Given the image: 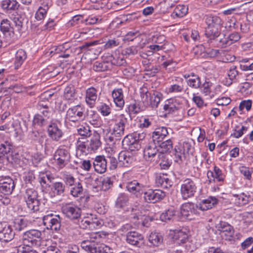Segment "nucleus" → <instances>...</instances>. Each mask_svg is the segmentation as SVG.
Returning a JSON list of instances; mask_svg holds the SVG:
<instances>
[{"label": "nucleus", "instance_id": "nucleus-58", "mask_svg": "<svg viewBox=\"0 0 253 253\" xmlns=\"http://www.w3.org/2000/svg\"><path fill=\"white\" fill-rule=\"evenodd\" d=\"M188 12V7L183 5H179L174 9V12L177 17H182L185 15Z\"/></svg>", "mask_w": 253, "mask_h": 253}, {"label": "nucleus", "instance_id": "nucleus-23", "mask_svg": "<svg viewBox=\"0 0 253 253\" xmlns=\"http://www.w3.org/2000/svg\"><path fill=\"white\" fill-rule=\"evenodd\" d=\"M65 191V185L61 182H56L52 184L50 194L51 197L63 196Z\"/></svg>", "mask_w": 253, "mask_h": 253}, {"label": "nucleus", "instance_id": "nucleus-33", "mask_svg": "<svg viewBox=\"0 0 253 253\" xmlns=\"http://www.w3.org/2000/svg\"><path fill=\"white\" fill-rule=\"evenodd\" d=\"M97 98V90L95 88L92 87L86 90L85 101L88 104L90 105H93Z\"/></svg>", "mask_w": 253, "mask_h": 253}, {"label": "nucleus", "instance_id": "nucleus-59", "mask_svg": "<svg viewBox=\"0 0 253 253\" xmlns=\"http://www.w3.org/2000/svg\"><path fill=\"white\" fill-rule=\"evenodd\" d=\"M70 47L69 45H67V43L66 42L62 45H60L57 46H54L50 49V54L52 53H60L62 52L65 51Z\"/></svg>", "mask_w": 253, "mask_h": 253}, {"label": "nucleus", "instance_id": "nucleus-26", "mask_svg": "<svg viewBox=\"0 0 253 253\" xmlns=\"http://www.w3.org/2000/svg\"><path fill=\"white\" fill-rule=\"evenodd\" d=\"M168 134L169 132L167 127L164 126L157 127L153 132L152 140L159 143V142L162 141Z\"/></svg>", "mask_w": 253, "mask_h": 253}, {"label": "nucleus", "instance_id": "nucleus-2", "mask_svg": "<svg viewBox=\"0 0 253 253\" xmlns=\"http://www.w3.org/2000/svg\"><path fill=\"white\" fill-rule=\"evenodd\" d=\"M128 126L127 119L124 115L118 116L115 121L114 125L110 128L111 134L119 139L126 133Z\"/></svg>", "mask_w": 253, "mask_h": 253}, {"label": "nucleus", "instance_id": "nucleus-63", "mask_svg": "<svg viewBox=\"0 0 253 253\" xmlns=\"http://www.w3.org/2000/svg\"><path fill=\"white\" fill-rule=\"evenodd\" d=\"M13 22L15 27L19 32L21 31L24 23V18L21 16H15L13 18Z\"/></svg>", "mask_w": 253, "mask_h": 253}, {"label": "nucleus", "instance_id": "nucleus-48", "mask_svg": "<svg viewBox=\"0 0 253 253\" xmlns=\"http://www.w3.org/2000/svg\"><path fill=\"white\" fill-rule=\"evenodd\" d=\"M158 158L160 161V166L162 169H166L170 166L171 162L166 158V155L165 154L163 153H159Z\"/></svg>", "mask_w": 253, "mask_h": 253}, {"label": "nucleus", "instance_id": "nucleus-50", "mask_svg": "<svg viewBox=\"0 0 253 253\" xmlns=\"http://www.w3.org/2000/svg\"><path fill=\"white\" fill-rule=\"evenodd\" d=\"M25 198L26 202L38 199V194L37 191L32 188L27 189L26 191Z\"/></svg>", "mask_w": 253, "mask_h": 253}, {"label": "nucleus", "instance_id": "nucleus-9", "mask_svg": "<svg viewBox=\"0 0 253 253\" xmlns=\"http://www.w3.org/2000/svg\"><path fill=\"white\" fill-rule=\"evenodd\" d=\"M47 132L48 136L54 141H59L63 137L64 133L59 123L51 122L47 127Z\"/></svg>", "mask_w": 253, "mask_h": 253}, {"label": "nucleus", "instance_id": "nucleus-12", "mask_svg": "<svg viewBox=\"0 0 253 253\" xmlns=\"http://www.w3.org/2000/svg\"><path fill=\"white\" fill-rule=\"evenodd\" d=\"M159 143L152 140L146 146L144 150V156L147 161H151L157 154L161 153L159 148Z\"/></svg>", "mask_w": 253, "mask_h": 253}, {"label": "nucleus", "instance_id": "nucleus-40", "mask_svg": "<svg viewBox=\"0 0 253 253\" xmlns=\"http://www.w3.org/2000/svg\"><path fill=\"white\" fill-rule=\"evenodd\" d=\"M19 6L18 3L15 0H3L1 2V7L4 9L15 10Z\"/></svg>", "mask_w": 253, "mask_h": 253}, {"label": "nucleus", "instance_id": "nucleus-52", "mask_svg": "<svg viewBox=\"0 0 253 253\" xmlns=\"http://www.w3.org/2000/svg\"><path fill=\"white\" fill-rule=\"evenodd\" d=\"M86 117H87L91 124L95 126L99 125V117L97 114L94 113V111L91 110L87 111Z\"/></svg>", "mask_w": 253, "mask_h": 253}, {"label": "nucleus", "instance_id": "nucleus-54", "mask_svg": "<svg viewBox=\"0 0 253 253\" xmlns=\"http://www.w3.org/2000/svg\"><path fill=\"white\" fill-rule=\"evenodd\" d=\"M33 123L34 125L42 126L47 124V120L41 114H36L34 117Z\"/></svg>", "mask_w": 253, "mask_h": 253}, {"label": "nucleus", "instance_id": "nucleus-62", "mask_svg": "<svg viewBox=\"0 0 253 253\" xmlns=\"http://www.w3.org/2000/svg\"><path fill=\"white\" fill-rule=\"evenodd\" d=\"M138 223H141L144 226H148V224L149 221L152 220V218L149 216L145 215L140 214L139 216H137Z\"/></svg>", "mask_w": 253, "mask_h": 253}, {"label": "nucleus", "instance_id": "nucleus-28", "mask_svg": "<svg viewBox=\"0 0 253 253\" xmlns=\"http://www.w3.org/2000/svg\"><path fill=\"white\" fill-rule=\"evenodd\" d=\"M101 145L100 134L96 132H94L87 145L88 151H94L97 150Z\"/></svg>", "mask_w": 253, "mask_h": 253}, {"label": "nucleus", "instance_id": "nucleus-46", "mask_svg": "<svg viewBox=\"0 0 253 253\" xmlns=\"http://www.w3.org/2000/svg\"><path fill=\"white\" fill-rule=\"evenodd\" d=\"M89 237L86 240L82 241L81 243V246L83 242H90V244H95V247H97L99 245L98 244V240L101 238V236L98 232L92 233L88 234Z\"/></svg>", "mask_w": 253, "mask_h": 253}, {"label": "nucleus", "instance_id": "nucleus-42", "mask_svg": "<svg viewBox=\"0 0 253 253\" xmlns=\"http://www.w3.org/2000/svg\"><path fill=\"white\" fill-rule=\"evenodd\" d=\"M128 198L125 194H121L117 199L115 206L117 208L121 209L126 206L128 203Z\"/></svg>", "mask_w": 253, "mask_h": 253}, {"label": "nucleus", "instance_id": "nucleus-20", "mask_svg": "<svg viewBox=\"0 0 253 253\" xmlns=\"http://www.w3.org/2000/svg\"><path fill=\"white\" fill-rule=\"evenodd\" d=\"M5 143L0 144V164L3 165H7L11 161L10 146L7 142Z\"/></svg>", "mask_w": 253, "mask_h": 253}, {"label": "nucleus", "instance_id": "nucleus-53", "mask_svg": "<svg viewBox=\"0 0 253 253\" xmlns=\"http://www.w3.org/2000/svg\"><path fill=\"white\" fill-rule=\"evenodd\" d=\"M75 96V89L73 85L67 86L64 89V97L66 100H72Z\"/></svg>", "mask_w": 253, "mask_h": 253}, {"label": "nucleus", "instance_id": "nucleus-3", "mask_svg": "<svg viewBox=\"0 0 253 253\" xmlns=\"http://www.w3.org/2000/svg\"><path fill=\"white\" fill-rule=\"evenodd\" d=\"M87 110L81 105L70 108L67 111L66 118L70 121L76 122L84 119L87 115Z\"/></svg>", "mask_w": 253, "mask_h": 253}, {"label": "nucleus", "instance_id": "nucleus-18", "mask_svg": "<svg viewBox=\"0 0 253 253\" xmlns=\"http://www.w3.org/2000/svg\"><path fill=\"white\" fill-rule=\"evenodd\" d=\"M119 166L129 167L134 161L132 154L127 151H122L118 155Z\"/></svg>", "mask_w": 253, "mask_h": 253}, {"label": "nucleus", "instance_id": "nucleus-41", "mask_svg": "<svg viewBox=\"0 0 253 253\" xmlns=\"http://www.w3.org/2000/svg\"><path fill=\"white\" fill-rule=\"evenodd\" d=\"M185 146H176L174 149V155L175 157V161L179 163L182 162L183 159L185 158V149L184 147Z\"/></svg>", "mask_w": 253, "mask_h": 253}, {"label": "nucleus", "instance_id": "nucleus-30", "mask_svg": "<svg viewBox=\"0 0 253 253\" xmlns=\"http://www.w3.org/2000/svg\"><path fill=\"white\" fill-rule=\"evenodd\" d=\"M31 225V221L25 218H17L14 221V229L18 231H23Z\"/></svg>", "mask_w": 253, "mask_h": 253}, {"label": "nucleus", "instance_id": "nucleus-44", "mask_svg": "<svg viewBox=\"0 0 253 253\" xmlns=\"http://www.w3.org/2000/svg\"><path fill=\"white\" fill-rule=\"evenodd\" d=\"M239 72L237 70V67L234 65L232 66L228 72V76L229 77L230 81H227L226 84L227 85H231L232 84L233 81L236 80V78Z\"/></svg>", "mask_w": 253, "mask_h": 253}, {"label": "nucleus", "instance_id": "nucleus-64", "mask_svg": "<svg viewBox=\"0 0 253 253\" xmlns=\"http://www.w3.org/2000/svg\"><path fill=\"white\" fill-rule=\"evenodd\" d=\"M252 102L251 100L242 101L239 105V109L242 111L246 108L247 111L251 110L252 107Z\"/></svg>", "mask_w": 253, "mask_h": 253}, {"label": "nucleus", "instance_id": "nucleus-24", "mask_svg": "<svg viewBox=\"0 0 253 253\" xmlns=\"http://www.w3.org/2000/svg\"><path fill=\"white\" fill-rule=\"evenodd\" d=\"M126 188L129 192L138 196L143 192L144 186L137 180H133L127 183Z\"/></svg>", "mask_w": 253, "mask_h": 253}, {"label": "nucleus", "instance_id": "nucleus-14", "mask_svg": "<svg viewBox=\"0 0 253 253\" xmlns=\"http://www.w3.org/2000/svg\"><path fill=\"white\" fill-rule=\"evenodd\" d=\"M144 199L147 203H155L164 199L165 193L159 189H149L144 192Z\"/></svg>", "mask_w": 253, "mask_h": 253}, {"label": "nucleus", "instance_id": "nucleus-35", "mask_svg": "<svg viewBox=\"0 0 253 253\" xmlns=\"http://www.w3.org/2000/svg\"><path fill=\"white\" fill-rule=\"evenodd\" d=\"M27 58L26 52L23 49H19L15 55L14 61L15 68L17 69L21 66Z\"/></svg>", "mask_w": 253, "mask_h": 253}, {"label": "nucleus", "instance_id": "nucleus-43", "mask_svg": "<svg viewBox=\"0 0 253 253\" xmlns=\"http://www.w3.org/2000/svg\"><path fill=\"white\" fill-rule=\"evenodd\" d=\"M159 150L161 149V153L168 152L170 151L172 148V142L170 139L167 140L165 141L159 142Z\"/></svg>", "mask_w": 253, "mask_h": 253}, {"label": "nucleus", "instance_id": "nucleus-56", "mask_svg": "<svg viewBox=\"0 0 253 253\" xmlns=\"http://www.w3.org/2000/svg\"><path fill=\"white\" fill-rule=\"evenodd\" d=\"M128 110L130 114H136L142 111L143 109L140 106L138 103L135 101L129 105Z\"/></svg>", "mask_w": 253, "mask_h": 253}, {"label": "nucleus", "instance_id": "nucleus-22", "mask_svg": "<svg viewBox=\"0 0 253 253\" xmlns=\"http://www.w3.org/2000/svg\"><path fill=\"white\" fill-rule=\"evenodd\" d=\"M143 240V236L135 231H130L126 235V242L133 246H139L140 243Z\"/></svg>", "mask_w": 253, "mask_h": 253}, {"label": "nucleus", "instance_id": "nucleus-16", "mask_svg": "<svg viewBox=\"0 0 253 253\" xmlns=\"http://www.w3.org/2000/svg\"><path fill=\"white\" fill-rule=\"evenodd\" d=\"M14 233L10 226L0 223V241L8 242L13 239Z\"/></svg>", "mask_w": 253, "mask_h": 253}, {"label": "nucleus", "instance_id": "nucleus-29", "mask_svg": "<svg viewBox=\"0 0 253 253\" xmlns=\"http://www.w3.org/2000/svg\"><path fill=\"white\" fill-rule=\"evenodd\" d=\"M112 95L116 105L120 108H122L125 105L122 89L121 88L115 89L112 91Z\"/></svg>", "mask_w": 253, "mask_h": 253}, {"label": "nucleus", "instance_id": "nucleus-57", "mask_svg": "<svg viewBox=\"0 0 253 253\" xmlns=\"http://www.w3.org/2000/svg\"><path fill=\"white\" fill-rule=\"evenodd\" d=\"M187 83L189 86L198 88L201 85L200 79L198 76H193V78L187 80Z\"/></svg>", "mask_w": 253, "mask_h": 253}, {"label": "nucleus", "instance_id": "nucleus-61", "mask_svg": "<svg viewBox=\"0 0 253 253\" xmlns=\"http://www.w3.org/2000/svg\"><path fill=\"white\" fill-rule=\"evenodd\" d=\"M77 131L80 135L85 137H89L91 136V131L89 126H81L79 128L77 129Z\"/></svg>", "mask_w": 253, "mask_h": 253}, {"label": "nucleus", "instance_id": "nucleus-47", "mask_svg": "<svg viewBox=\"0 0 253 253\" xmlns=\"http://www.w3.org/2000/svg\"><path fill=\"white\" fill-rule=\"evenodd\" d=\"M161 94L159 93L150 94L149 106H151L152 108L157 107L161 101Z\"/></svg>", "mask_w": 253, "mask_h": 253}, {"label": "nucleus", "instance_id": "nucleus-37", "mask_svg": "<svg viewBox=\"0 0 253 253\" xmlns=\"http://www.w3.org/2000/svg\"><path fill=\"white\" fill-rule=\"evenodd\" d=\"M174 239L176 244L184 245L188 241V235L184 232L178 231L175 233Z\"/></svg>", "mask_w": 253, "mask_h": 253}, {"label": "nucleus", "instance_id": "nucleus-45", "mask_svg": "<svg viewBox=\"0 0 253 253\" xmlns=\"http://www.w3.org/2000/svg\"><path fill=\"white\" fill-rule=\"evenodd\" d=\"M107 167L111 170L115 169L117 168V166H119V160H117L116 157L113 155L107 156L105 157Z\"/></svg>", "mask_w": 253, "mask_h": 253}, {"label": "nucleus", "instance_id": "nucleus-60", "mask_svg": "<svg viewBox=\"0 0 253 253\" xmlns=\"http://www.w3.org/2000/svg\"><path fill=\"white\" fill-rule=\"evenodd\" d=\"M240 172L243 174L245 178L250 180L252 178L253 169L251 168L245 166H241L239 168Z\"/></svg>", "mask_w": 253, "mask_h": 253}, {"label": "nucleus", "instance_id": "nucleus-19", "mask_svg": "<svg viewBox=\"0 0 253 253\" xmlns=\"http://www.w3.org/2000/svg\"><path fill=\"white\" fill-rule=\"evenodd\" d=\"M92 166L96 172L101 174L104 173L107 169L105 157L102 155L96 156L93 160Z\"/></svg>", "mask_w": 253, "mask_h": 253}, {"label": "nucleus", "instance_id": "nucleus-39", "mask_svg": "<svg viewBox=\"0 0 253 253\" xmlns=\"http://www.w3.org/2000/svg\"><path fill=\"white\" fill-rule=\"evenodd\" d=\"M83 187L82 184L78 181L74 185L71 187L70 194L74 197H78L81 196L83 193Z\"/></svg>", "mask_w": 253, "mask_h": 253}, {"label": "nucleus", "instance_id": "nucleus-21", "mask_svg": "<svg viewBox=\"0 0 253 253\" xmlns=\"http://www.w3.org/2000/svg\"><path fill=\"white\" fill-rule=\"evenodd\" d=\"M207 177L210 182L216 180L218 182H222L224 180L225 175L222 173L221 170L216 166H214L213 171L208 170Z\"/></svg>", "mask_w": 253, "mask_h": 253}, {"label": "nucleus", "instance_id": "nucleus-34", "mask_svg": "<svg viewBox=\"0 0 253 253\" xmlns=\"http://www.w3.org/2000/svg\"><path fill=\"white\" fill-rule=\"evenodd\" d=\"M220 27H207L205 35L210 40H214L220 35Z\"/></svg>", "mask_w": 253, "mask_h": 253}, {"label": "nucleus", "instance_id": "nucleus-5", "mask_svg": "<svg viewBox=\"0 0 253 253\" xmlns=\"http://www.w3.org/2000/svg\"><path fill=\"white\" fill-rule=\"evenodd\" d=\"M196 190L197 186L194 181L190 178L185 179L181 185V195L184 200L193 197Z\"/></svg>", "mask_w": 253, "mask_h": 253}, {"label": "nucleus", "instance_id": "nucleus-49", "mask_svg": "<svg viewBox=\"0 0 253 253\" xmlns=\"http://www.w3.org/2000/svg\"><path fill=\"white\" fill-rule=\"evenodd\" d=\"M63 181L65 183V185L71 187L76 184L79 181L77 180L73 175L71 174H64L63 178Z\"/></svg>", "mask_w": 253, "mask_h": 253}, {"label": "nucleus", "instance_id": "nucleus-1", "mask_svg": "<svg viewBox=\"0 0 253 253\" xmlns=\"http://www.w3.org/2000/svg\"><path fill=\"white\" fill-rule=\"evenodd\" d=\"M218 203V200L214 197H209L207 199L202 200L198 205L193 203H186L183 204L180 209V213L182 216L188 220L195 218V216L199 214V210L202 211H207L211 209Z\"/></svg>", "mask_w": 253, "mask_h": 253}, {"label": "nucleus", "instance_id": "nucleus-31", "mask_svg": "<svg viewBox=\"0 0 253 253\" xmlns=\"http://www.w3.org/2000/svg\"><path fill=\"white\" fill-rule=\"evenodd\" d=\"M181 108V105L176 100L170 99L168 101V103L164 106L165 111L169 114L173 113L178 111Z\"/></svg>", "mask_w": 253, "mask_h": 253}, {"label": "nucleus", "instance_id": "nucleus-11", "mask_svg": "<svg viewBox=\"0 0 253 253\" xmlns=\"http://www.w3.org/2000/svg\"><path fill=\"white\" fill-rule=\"evenodd\" d=\"M15 187L14 180L9 176H0V192L4 195L11 194Z\"/></svg>", "mask_w": 253, "mask_h": 253}, {"label": "nucleus", "instance_id": "nucleus-17", "mask_svg": "<svg viewBox=\"0 0 253 253\" xmlns=\"http://www.w3.org/2000/svg\"><path fill=\"white\" fill-rule=\"evenodd\" d=\"M135 137L132 135L126 134L122 141L123 146L126 149H128L131 151L135 150H139L140 148V144L138 139H136Z\"/></svg>", "mask_w": 253, "mask_h": 253}, {"label": "nucleus", "instance_id": "nucleus-25", "mask_svg": "<svg viewBox=\"0 0 253 253\" xmlns=\"http://www.w3.org/2000/svg\"><path fill=\"white\" fill-rule=\"evenodd\" d=\"M155 183L157 186L169 188L172 185V182L166 174L157 173L155 175Z\"/></svg>", "mask_w": 253, "mask_h": 253}, {"label": "nucleus", "instance_id": "nucleus-4", "mask_svg": "<svg viewBox=\"0 0 253 253\" xmlns=\"http://www.w3.org/2000/svg\"><path fill=\"white\" fill-rule=\"evenodd\" d=\"M42 232L37 229H31L24 232L23 241L27 247L39 245L42 239Z\"/></svg>", "mask_w": 253, "mask_h": 253}, {"label": "nucleus", "instance_id": "nucleus-27", "mask_svg": "<svg viewBox=\"0 0 253 253\" xmlns=\"http://www.w3.org/2000/svg\"><path fill=\"white\" fill-rule=\"evenodd\" d=\"M177 214L178 211L174 208H170L161 214L160 218L165 222L173 221L177 219Z\"/></svg>", "mask_w": 253, "mask_h": 253}, {"label": "nucleus", "instance_id": "nucleus-7", "mask_svg": "<svg viewBox=\"0 0 253 253\" xmlns=\"http://www.w3.org/2000/svg\"><path fill=\"white\" fill-rule=\"evenodd\" d=\"M102 61H95L92 67V69L96 72H104L111 69L113 67L114 57L112 54H107L102 57Z\"/></svg>", "mask_w": 253, "mask_h": 253}, {"label": "nucleus", "instance_id": "nucleus-36", "mask_svg": "<svg viewBox=\"0 0 253 253\" xmlns=\"http://www.w3.org/2000/svg\"><path fill=\"white\" fill-rule=\"evenodd\" d=\"M149 241L154 246H159L163 243V237L158 232H152L149 236Z\"/></svg>", "mask_w": 253, "mask_h": 253}, {"label": "nucleus", "instance_id": "nucleus-55", "mask_svg": "<svg viewBox=\"0 0 253 253\" xmlns=\"http://www.w3.org/2000/svg\"><path fill=\"white\" fill-rule=\"evenodd\" d=\"M101 184L100 189L103 191L108 190L113 185V181L110 177H106L100 180Z\"/></svg>", "mask_w": 253, "mask_h": 253}, {"label": "nucleus", "instance_id": "nucleus-6", "mask_svg": "<svg viewBox=\"0 0 253 253\" xmlns=\"http://www.w3.org/2000/svg\"><path fill=\"white\" fill-rule=\"evenodd\" d=\"M70 158L69 152L64 148L57 149L54 155V160L59 169H62L67 165Z\"/></svg>", "mask_w": 253, "mask_h": 253}, {"label": "nucleus", "instance_id": "nucleus-10", "mask_svg": "<svg viewBox=\"0 0 253 253\" xmlns=\"http://www.w3.org/2000/svg\"><path fill=\"white\" fill-rule=\"evenodd\" d=\"M216 228L220 231L222 238L229 241L233 239L234 230L233 227L228 222L220 221L219 223L216 224Z\"/></svg>", "mask_w": 253, "mask_h": 253}, {"label": "nucleus", "instance_id": "nucleus-32", "mask_svg": "<svg viewBox=\"0 0 253 253\" xmlns=\"http://www.w3.org/2000/svg\"><path fill=\"white\" fill-rule=\"evenodd\" d=\"M231 201L236 206L240 207L248 203L249 197L244 193L234 194L232 196Z\"/></svg>", "mask_w": 253, "mask_h": 253}, {"label": "nucleus", "instance_id": "nucleus-51", "mask_svg": "<svg viewBox=\"0 0 253 253\" xmlns=\"http://www.w3.org/2000/svg\"><path fill=\"white\" fill-rule=\"evenodd\" d=\"M26 203L28 209L33 212H35L40 210L41 203L38 198L27 202Z\"/></svg>", "mask_w": 253, "mask_h": 253}, {"label": "nucleus", "instance_id": "nucleus-13", "mask_svg": "<svg viewBox=\"0 0 253 253\" xmlns=\"http://www.w3.org/2000/svg\"><path fill=\"white\" fill-rule=\"evenodd\" d=\"M90 244V242H84L82 244V248L89 253H113L112 250L106 246H98Z\"/></svg>", "mask_w": 253, "mask_h": 253}, {"label": "nucleus", "instance_id": "nucleus-38", "mask_svg": "<svg viewBox=\"0 0 253 253\" xmlns=\"http://www.w3.org/2000/svg\"><path fill=\"white\" fill-rule=\"evenodd\" d=\"M206 23L208 27H220L221 19L218 16L210 15L207 17Z\"/></svg>", "mask_w": 253, "mask_h": 253}, {"label": "nucleus", "instance_id": "nucleus-15", "mask_svg": "<svg viewBox=\"0 0 253 253\" xmlns=\"http://www.w3.org/2000/svg\"><path fill=\"white\" fill-rule=\"evenodd\" d=\"M62 211L67 217L71 219H77L81 215V210L77 206L66 205L62 207Z\"/></svg>", "mask_w": 253, "mask_h": 253}, {"label": "nucleus", "instance_id": "nucleus-8", "mask_svg": "<svg viewBox=\"0 0 253 253\" xmlns=\"http://www.w3.org/2000/svg\"><path fill=\"white\" fill-rule=\"evenodd\" d=\"M43 222L47 229L57 231L61 227V218L59 215L47 214L43 217Z\"/></svg>", "mask_w": 253, "mask_h": 253}]
</instances>
